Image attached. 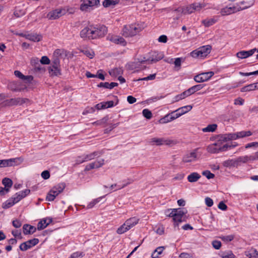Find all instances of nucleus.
Listing matches in <instances>:
<instances>
[{"label":"nucleus","instance_id":"obj_40","mask_svg":"<svg viewBox=\"0 0 258 258\" xmlns=\"http://www.w3.org/2000/svg\"><path fill=\"white\" fill-rule=\"evenodd\" d=\"M2 183L5 186V188L10 190L13 185V181L10 178L6 177L3 179Z\"/></svg>","mask_w":258,"mask_h":258},{"label":"nucleus","instance_id":"obj_10","mask_svg":"<svg viewBox=\"0 0 258 258\" xmlns=\"http://www.w3.org/2000/svg\"><path fill=\"white\" fill-rule=\"evenodd\" d=\"M214 74L213 72L203 73L195 76L194 80L198 83L204 82L209 80Z\"/></svg>","mask_w":258,"mask_h":258},{"label":"nucleus","instance_id":"obj_6","mask_svg":"<svg viewBox=\"0 0 258 258\" xmlns=\"http://www.w3.org/2000/svg\"><path fill=\"white\" fill-rule=\"evenodd\" d=\"M80 10L83 12H90L93 7L100 5L99 0H81Z\"/></svg>","mask_w":258,"mask_h":258},{"label":"nucleus","instance_id":"obj_28","mask_svg":"<svg viewBox=\"0 0 258 258\" xmlns=\"http://www.w3.org/2000/svg\"><path fill=\"white\" fill-rule=\"evenodd\" d=\"M17 202L15 200L13 197L7 200L5 203L3 204L2 207L5 209H8L13 205H14Z\"/></svg>","mask_w":258,"mask_h":258},{"label":"nucleus","instance_id":"obj_53","mask_svg":"<svg viewBox=\"0 0 258 258\" xmlns=\"http://www.w3.org/2000/svg\"><path fill=\"white\" fill-rule=\"evenodd\" d=\"M51 66L60 67V59L58 57L53 56Z\"/></svg>","mask_w":258,"mask_h":258},{"label":"nucleus","instance_id":"obj_30","mask_svg":"<svg viewBox=\"0 0 258 258\" xmlns=\"http://www.w3.org/2000/svg\"><path fill=\"white\" fill-rule=\"evenodd\" d=\"M218 144L214 143L209 145L207 147V150L209 153L216 154L219 153V147H217Z\"/></svg>","mask_w":258,"mask_h":258},{"label":"nucleus","instance_id":"obj_21","mask_svg":"<svg viewBox=\"0 0 258 258\" xmlns=\"http://www.w3.org/2000/svg\"><path fill=\"white\" fill-rule=\"evenodd\" d=\"M237 139V136L235 133L226 134L221 136L220 140L224 142H227L230 140Z\"/></svg>","mask_w":258,"mask_h":258},{"label":"nucleus","instance_id":"obj_44","mask_svg":"<svg viewBox=\"0 0 258 258\" xmlns=\"http://www.w3.org/2000/svg\"><path fill=\"white\" fill-rule=\"evenodd\" d=\"M216 22V20H215L214 18H211L210 19L203 20L202 23L204 25L205 27H208L215 24Z\"/></svg>","mask_w":258,"mask_h":258},{"label":"nucleus","instance_id":"obj_13","mask_svg":"<svg viewBox=\"0 0 258 258\" xmlns=\"http://www.w3.org/2000/svg\"><path fill=\"white\" fill-rule=\"evenodd\" d=\"M164 57V55L162 52H158L154 51L152 53L149 57L146 58V61H149L150 63L156 62Z\"/></svg>","mask_w":258,"mask_h":258},{"label":"nucleus","instance_id":"obj_5","mask_svg":"<svg viewBox=\"0 0 258 258\" xmlns=\"http://www.w3.org/2000/svg\"><path fill=\"white\" fill-rule=\"evenodd\" d=\"M65 187L64 183H60L54 186L48 193L46 198V200L48 201H53L55 197L63 190Z\"/></svg>","mask_w":258,"mask_h":258},{"label":"nucleus","instance_id":"obj_48","mask_svg":"<svg viewBox=\"0 0 258 258\" xmlns=\"http://www.w3.org/2000/svg\"><path fill=\"white\" fill-rule=\"evenodd\" d=\"M184 58L182 57H177L175 58L173 63L175 65V67L177 69V70H179L181 68V61H184Z\"/></svg>","mask_w":258,"mask_h":258},{"label":"nucleus","instance_id":"obj_19","mask_svg":"<svg viewBox=\"0 0 258 258\" xmlns=\"http://www.w3.org/2000/svg\"><path fill=\"white\" fill-rule=\"evenodd\" d=\"M52 222V218H48L41 220L37 224V229L42 230L45 228L50 223Z\"/></svg>","mask_w":258,"mask_h":258},{"label":"nucleus","instance_id":"obj_32","mask_svg":"<svg viewBox=\"0 0 258 258\" xmlns=\"http://www.w3.org/2000/svg\"><path fill=\"white\" fill-rule=\"evenodd\" d=\"M99 152L95 151L87 155H84L83 157L85 160V162L94 159L96 156H99Z\"/></svg>","mask_w":258,"mask_h":258},{"label":"nucleus","instance_id":"obj_52","mask_svg":"<svg viewBox=\"0 0 258 258\" xmlns=\"http://www.w3.org/2000/svg\"><path fill=\"white\" fill-rule=\"evenodd\" d=\"M221 256L222 258H235V256L231 251L223 253Z\"/></svg>","mask_w":258,"mask_h":258},{"label":"nucleus","instance_id":"obj_51","mask_svg":"<svg viewBox=\"0 0 258 258\" xmlns=\"http://www.w3.org/2000/svg\"><path fill=\"white\" fill-rule=\"evenodd\" d=\"M142 113L143 116L147 119H149L152 117V112L148 109H144L142 111Z\"/></svg>","mask_w":258,"mask_h":258},{"label":"nucleus","instance_id":"obj_3","mask_svg":"<svg viewBox=\"0 0 258 258\" xmlns=\"http://www.w3.org/2000/svg\"><path fill=\"white\" fill-rule=\"evenodd\" d=\"M96 27H92V30L90 32L91 34L89 39H94L104 37L107 32V27L103 25H98Z\"/></svg>","mask_w":258,"mask_h":258},{"label":"nucleus","instance_id":"obj_9","mask_svg":"<svg viewBox=\"0 0 258 258\" xmlns=\"http://www.w3.org/2000/svg\"><path fill=\"white\" fill-rule=\"evenodd\" d=\"M39 242L38 238H33L30 239L26 242L22 243L19 246V248L21 251H26L28 249L31 248L32 247L36 245Z\"/></svg>","mask_w":258,"mask_h":258},{"label":"nucleus","instance_id":"obj_20","mask_svg":"<svg viewBox=\"0 0 258 258\" xmlns=\"http://www.w3.org/2000/svg\"><path fill=\"white\" fill-rule=\"evenodd\" d=\"M109 40L117 44H121L122 46H125L126 45V41H125L124 39L121 37L117 36H111Z\"/></svg>","mask_w":258,"mask_h":258},{"label":"nucleus","instance_id":"obj_63","mask_svg":"<svg viewBox=\"0 0 258 258\" xmlns=\"http://www.w3.org/2000/svg\"><path fill=\"white\" fill-rule=\"evenodd\" d=\"M9 88L13 91H18L19 90L16 84L15 83H11L9 84Z\"/></svg>","mask_w":258,"mask_h":258},{"label":"nucleus","instance_id":"obj_58","mask_svg":"<svg viewBox=\"0 0 258 258\" xmlns=\"http://www.w3.org/2000/svg\"><path fill=\"white\" fill-rule=\"evenodd\" d=\"M40 62L43 64H48L50 63V60L46 56H43L40 60Z\"/></svg>","mask_w":258,"mask_h":258},{"label":"nucleus","instance_id":"obj_42","mask_svg":"<svg viewBox=\"0 0 258 258\" xmlns=\"http://www.w3.org/2000/svg\"><path fill=\"white\" fill-rule=\"evenodd\" d=\"M173 120V118L172 117V114H170V113H169L167 115H166L163 117L161 118L159 120V122L160 123H166L168 122H170Z\"/></svg>","mask_w":258,"mask_h":258},{"label":"nucleus","instance_id":"obj_64","mask_svg":"<svg viewBox=\"0 0 258 258\" xmlns=\"http://www.w3.org/2000/svg\"><path fill=\"white\" fill-rule=\"evenodd\" d=\"M41 176L44 179H47L50 177V173L48 170L43 171L41 173Z\"/></svg>","mask_w":258,"mask_h":258},{"label":"nucleus","instance_id":"obj_45","mask_svg":"<svg viewBox=\"0 0 258 258\" xmlns=\"http://www.w3.org/2000/svg\"><path fill=\"white\" fill-rule=\"evenodd\" d=\"M217 125L216 124H209L206 127L203 128L204 132H213L217 128Z\"/></svg>","mask_w":258,"mask_h":258},{"label":"nucleus","instance_id":"obj_14","mask_svg":"<svg viewBox=\"0 0 258 258\" xmlns=\"http://www.w3.org/2000/svg\"><path fill=\"white\" fill-rule=\"evenodd\" d=\"M198 148L195 149L190 153L185 155L182 158V161L184 163H189L196 160L197 158V151Z\"/></svg>","mask_w":258,"mask_h":258},{"label":"nucleus","instance_id":"obj_37","mask_svg":"<svg viewBox=\"0 0 258 258\" xmlns=\"http://www.w3.org/2000/svg\"><path fill=\"white\" fill-rule=\"evenodd\" d=\"M25 14V10L21 8L20 6H18L15 8L14 12V15L17 17H20Z\"/></svg>","mask_w":258,"mask_h":258},{"label":"nucleus","instance_id":"obj_57","mask_svg":"<svg viewBox=\"0 0 258 258\" xmlns=\"http://www.w3.org/2000/svg\"><path fill=\"white\" fill-rule=\"evenodd\" d=\"M173 213H176V214L179 216H183L186 213V212L181 208L173 209Z\"/></svg>","mask_w":258,"mask_h":258},{"label":"nucleus","instance_id":"obj_31","mask_svg":"<svg viewBox=\"0 0 258 258\" xmlns=\"http://www.w3.org/2000/svg\"><path fill=\"white\" fill-rule=\"evenodd\" d=\"M235 160L236 162L237 166L240 165V163H245L248 162V161H251V156H240Z\"/></svg>","mask_w":258,"mask_h":258},{"label":"nucleus","instance_id":"obj_34","mask_svg":"<svg viewBox=\"0 0 258 258\" xmlns=\"http://www.w3.org/2000/svg\"><path fill=\"white\" fill-rule=\"evenodd\" d=\"M254 0H248L247 1H241L240 2H239V3L238 4H237V6H239V5H243L245 4L246 6L241 8V10H243L246 9L251 7L252 6H253L254 5Z\"/></svg>","mask_w":258,"mask_h":258},{"label":"nucleus","instance_id":"obj_27","mask_svg":"<svg viewBox=\"0 0 258 258\" xmlns=\"http://www.w3.org/2000/svg\"><path fill=\"white\" fill-rule=\"evenodd\" d=\"M201 177V175L198 173L192 172L188 175L187 178L189 182H195L197 181Z\"/></svg>","mask_w":258,"mask_h":258},{"label":"nucleus","instance_id":"obj_62","mask_svg":"<svg viewBox=\"0 0 258 258\" xmlns=\"http://www.w3.org/2000/svg\"><path fill=\"white\" fill-rule=\"evenodd\" d=\"M205 203L208 207H212L213 205V201L211 198L209 197H206L205 198Z\"/></svg>","mask_w":258,"mask_h":258},{"label":"nucleus","instance_id":"obj_26","mask_svg":"<svg viewBox=\"0 0 258 258\" xmlns=\"http://www.w3.org/2000/svg\"><path fill=\"white\" fill-rule=\"evenodd\" d=\"M91 30H92V28H90L88 27L84 28L80 32V37L83 39H89V36L91 35V34L90 33V32Z\"/></svg>","mask_w":258,"mask_h":258},{"label":"nucleus","instance_id":"obj_23","mask_svg":"<svg viewBox=\"0 0 258 258\" xmlns=\"http://www.w3.org/2000/svg\"><path fill=\"white\" fill-rule=\"evenodd\" d=\"M48 72L51 76H58L60 75L59 67L50 66L48 68Z\"/></svg>","mask_w":258,"mask_h":258},{"label":"nucleus","instance_id":"obj_35","mask_svg":"<svg viewBox=\"0 0 258 258\" xmlns=\"http://www.w3.org/2000/svg\"><path fill=\"white\" fill-rule=\"evenodd\" d=\"M108 73L110 76L112 77H116L122 74L123 70L121 68H116L110 70Z\"/></svg>","mask_w":258,"mask_h":258},{"label":"nucleus","instance_id":"obj_18","mask_svg":"<svg viewBox=\"0 0 258 258\" xmlns=\"http://www.w3.org/2000/svg\"><path fill=\"white\" fill-rule=\"evenodd\" d=\"M30 192V190L26 189L24 190L21 191L19 192L16 193L13 197L17 203L19 202L22 199L26 197Z\"/></svg>","mask_w":258,"mask_h":258},{"label":"nucleus","instance_id":"obj_61","mask_svg":"<svg viewBox=\"0 0 258 258\" xmlns=\"http://www.w3.org/2000/svg\"><path fill=\"white\" fill-rule=\"evenodd\" d=\"M212 245L216 249H219L221 246V243L219 241L214 240L212 242Z\"/></svg>","mask_w":258,"mask_h":258},{"label":"nucleus","instance_id":"obj_17","mask_svg":"<svg viewBox=\"0 0 258 258\" xmlns=\"http://www.w3.org/2000/svg\"><path fill=\"white\" fill-rule=\"evenodd\" d=\"M256 48H253L248 51H240L236 53V56L240 59L246 58L251 56L256 51Z\"/></svg>","mask_w":258,"mask_h":258},{"label":"nucleus","instance_id":"obj_25","mask_svg":"<svg viewBox=\"0 0 258 258\" xmlns=\"http://www.w3.org/2000/svg\"><path fill=\"white\" fill-rule=\"evenodd\" d=\"M118 83L115 82H111V83H109L108 82H101L97 86L100 88H105L107 89H112L114 87L117 86Z\"/></svg>","mask_w":258,"mask_h":258},{"label":"nucleus","instance_id":"obj_56","mask_svg":"<svg viewBox=\"0 0 258 258\" xmlns=\"http://www.w3.org/2000/svg\"><path fill=\"white\" fill-rule=\"evenodd\" d=\"M156 78V74H151L147 77H145L143 78L139 79V81H148V80H153Z\"/></svg>","mask_w":258,"mask_h":258},{"label":"nucleus","instance_id":"obj_54","mask_svg":"<svg viewBox=\"0 0 258 258\" xmlns=\"http://www.w3.org/2000/svg\"><path fill=\"white\" fill-rule=\"evenodd\" d=\"M92 163L94 164L95 168H98L104 164V160L103 159H101L92 162Z\"/></svg>","mask_w":258,"mask_h":258},{"label":"nucleus","instance_id":"obj_39","mask_svg":"<svg viewBox=\"0 0 258 258\" xmlns=\"http://www.w3.org/2000/svg\"><path fill=\"white\" fill-rule=\"evenodd\" d=\"M223 165L224 167H237L236 160L231 159L225 161Z\"/></svg>","mask_w":258,"mask_h":258},{"label":"nucleus","instance_id":"obj_49","mask_svg":"<svg viewBox=\"0 0 258 258\" xmlns=\"http://www.w3.org/2000/svg\"><path fill=\"white\" fill-rule=\"evenodd\" d=\"M103 197H100L98 198L93 200L88 204L87 206V209H91L93 208L96 204L98 203Z\"/></svg>","mask_w":258,"mask_h":258},{"label":"nucleus","instance_id":"obj_33","mask_svg":"<svg viewBox=\"0 0 258 258\" xmlns=\"http://www.w3.org/2000/svg\"><path fill=\"white\" fill-rule=\"evenodd\" d=\"M119 0H104L103 2V6L105 8L111 6H114L119 3Z\"/></svg>","mask_w":258,"mask_h":258},{"label":"nucleus","instance_id":"obj_22","mask_svg":"<svg viewBox=\"0 0 258 258\" xmlns=\"http://www.w3.org/2000/svg\"><path fill=\"white\" fill-rule=\"evenodd\" d=\"M23 233L25 235L34 233L36 231V227L29 224H24L23 226Z\"/></svg>","mask_w":258,"mask_h":258},{"label":"nucleus","instance_id":"obj_43","mask_svg":"<svg viewBox=\"0 0 258 258\" xmlns=\"http://www.w3.org/2000/svg\"><path fill=\"white\" fill-rule=\"evenodd\" d=\"M236 136H237V139L242 138L246 137H249L252 135V133L248 131H241L236 133Z\"/></svg>","mask_w":258,"mask_h":258},{"label":"nucleus","instance_id":"obj_7","mask_svg":"<svg viewBox=\"0 0 258 258\" xmlns=\"http://www.w3.org/2000/svg\"><path fill=\"white\" fill-rule=\"evenodd\" d=\"M29 100L25 98H14L5 100L3 102L4 106H12L15 105H21L24 103H27Z\"/></svg>","mask_w":258,"mask_h":258},{"label":"nucleus","instance_id":"obj_60","mask_svg":"<svg viewBox=\"0 0 258 258\" xmlns=\"http://www.w3.org/2000/svg\"><path fill=\"white\" fill-rule=\"evenodd\" d=\"M218 207L219 209L222 210V211H225L227 209V205L224 203L223 201H221L218 205Z\"/></svg>","mask_w":258,"mask_h":258},{"label":"nucleus","instance_id":"obj_59","mask_svg":"<svg viewBox=\"0 0 258 258\" xmlns=\"http://www.w3.org/2000/svg\"><path fill=\"white\" fill-rule=\"evenodd\" d=\"M84 256V254L82 252H76L72 254L71 258H81Z\"/></svg>","mask_w":258,"mask_h":258},{"label":"nucleus","instance_id":"obj_36","mask_svg":"<svg viewBox=\"0 0 258 258\" xmlns=\"http://www.w3.org/2000/svg\"><path fill=\"white\" fill-rule=\"evenodd\" d=\"M183 216H179L178 214H176V213H174L172 218L173 221H174V226H178L179 223H180L182 221V218Z\"/></svg>","mask_w":258,"mask_h":258},{"label":"nucleus","instance_id":"obj_24","mask_svg":"<svg viewBox=\"0 0 258 258\" xmlns=\"http://www.w3.org/2000/svg\"><path fill=\"white\" fill-rule=\"evenodd\" d=\"M139 221V219L134 217L127 219L125 223L127 226H128V228L130 229L137 224H138Z\"/></svg>","mask_w":258,"mask_h":258},{"label":"nucleus","instance_id":"obj_46","mask_svg":"<svg viewBox=\"0 0 258 258\" xmlns=\"http://www.w3.org/2000/svg\"><path fill=\"white\" fill-rule=\"evenodd\" d=\"M130 230L128 226L125 224V223H124L123 224H122L121 226H120L116 230V232L118 234H121L127 231Z\"/></svg>","mask_w":258,"mask_h":258},{"label":"nucleus","instance_id":"obj_12","mask_svg":"<svg viewBox=\"0 0 258 258\" xmlns=\"http://www.w3.org/2000/svg\"><path fill=\"white\" fill-rule=\"evenodd\" d=\"M240 11H241V7H226L221 10L220 13L222 16H225L230 15L231 14L236 13L237 12H239Z\"/></svg>","mask_w":258,"mask_h":258},{"label":"nucleus","instance_id":"obj_4","mask_svg":"<svg viewBox=\"0 0 258 258\" xmlns=\"http://www.w3.org/2000/svg\"><path fill=\"white\" fill-rule=\"evenodd\" d=\"M146 57L144 56H140L135 59L134 61L128 62L126 65V68L128 70H137L138 71L143 70L145 67H142V64L146 62Z\"/></svg>","mask_w":258,"mask_h":258},{"label":"nucleus","instance_id":"obj_50","mask_svg":"<svg viewBox=\"0 0 258 258\" xmlns=\"http://www.w3.org/2000/svg\"><path fill=\"white\" fill-rule=\"evenodd\" d=\"M205 86V85H204V84H199V85H195L189 88L193 94L197 91H198L201 90Z\"/></svg>","mask_w":258,"mask_h":258},{"label":"nucleus","instance_id":"obj_41","mask_svg":"<svg viewBox=\"0 0 258 258\" xmlns=\"http://www.w3.org/2000/svg\"><path fill=\"white\" fill-rule=\"evenodd\" d=\"M255 89H256V85H255L254 84H251L242 87L241 89V92L250 91Z\"/></svg>","mask_w":258,"mask_h":258},{"label":"nucleus","instance_id":"obj_15","mask_svg":"<svg viewBox=\"0 0 258 258\" xmlns=\"http://www.w3.org/2000/svg\"><path fill=\"white\" fill-rule=\"evenodd\" d=\"M175 12H179L183 15L190 14L194 12L192 4L186 7H179L174 10Z\"/></svg>","mask_w":258,"mask_h":258},{"label":"nucleus","instance_id":"obj_29","mask_svg":"<svg viewBox=\"0 0 258 258\" xmlns=\"http://www.w3.org/2000/svg\"><path fill=\"white\" fill-rule=\"evenodd\" d=\"M26 38L30 40L33 41L34 42H39L41 40L42 36L41 35L31 33V34L26 35Z\"/></svg>","mask_w":258,"mask_h":258},{"label":"nucleus","instance_id":"obj_1","mask_svg":"<svg viewBox=\"0 0 258 258\" xmlns=\"http://www.w3.org/2000/svg\"><path fill=\"white\" fill-rule=\"evenodd\" d=\"M141 31V28L136 24L126 25L124 26L122 29V34L125 37H132L137 34Z\"/></svg>","mask_w":258,"mask_h":258},{"label":"nucleus","instance_id":"obj_38","mask_svg":"<svg viewBox=\"0 0 258 258\" xmlns=\"http://www.w3.org/2000/svg\"><path fill=\"white\" fill-rule=\"evenodd\" d=\"M192 107L191 105H186L184 106L181 107L177 109V111H178L179 113V114H181V116L187 112L189 111L191 109Z\"/></svg>","mask_w":258,"mask_h":258},{"label":"nucleus","instance_id":"obj_47","mask_svg":"<svg viewBox=\"0 0 258 258\" xmlns=\"http://www.w3.org/2000/svg\"><path fill=\"white\" fill-rule=\"evenodd\" d=\"M192 5L194 12L200 11L201 10H202L205 7V4L204 3H194L192 4Z\"/></svg>","mask_w":258,"mask_h":258},{"label":"nucleus","instance_id":"obj_11","mask_svg":"<svg viewBox=\"0 0 258 258\" xmlns=\"http://www.w3.org/2000/svg\"><path fill=\"white\" fill-rule=\"evenodd\" d=\"M173 141L167 140L165 138H153L151 139L150 143L152 145H156L157 146H161L162 145H170L173 143Z\"/></svg>","mask_w":258,"mask_h":258},{"label":"nucleus","instance_id":"obj_16","mask_svg":"<svg viewBox=\"0 0 258 258\" xmlns=\"http://www.w3.org/2000/svg\"><path fill=\"white\" fill-rule=\"evenodd\" d=\"M20 159L19 158H16L7 160H0V167L14 166L17 160H19Z\"/></svg>","mask_w":258,"mask_h":258},{"label":"nucleus","instance_id":"obj_2","mask_svg":"<svg viewBox=\"0 0 258 258\" xmlns=\"http://www.w3.org/2000/svg\"><path fill=\"white\" fill-rule=\"evenodd\" d=\"M211 49L209 45L203 46L191 51L190 55L193 58H204L210 53Z\"/></svg>","mask_w":258,"mask_h":258},{"label":"nucleus","instance_id":"obj_8","mask_svg":"<svg viewBox=\"0 0 258 258\" xmlns=\"http://www.w3.org/2000/svg\"><path fill=\"white\" fill-rule=\"evenodd\" d=\"M67 11L64 8L56 9L49 12L46 17L50 20L58 19L67 13Z\"/></svg>","mask_w":258,"mask_h":258},{"label":"nucleus","instance_id":"obj_55","mask_svg":"<svg viewBox=\"0 0 258 258\" xmlns=\"http://www.w3.org/2000/svg\"><path fill=\"white\" fill-rule=\"evenodd\" d=\"M202 174L205 176L208 179L213 178L215 177V175L209 170L203 171Z\"/></svg>","mask_w":258,"mask_h":258}]
</instances>
